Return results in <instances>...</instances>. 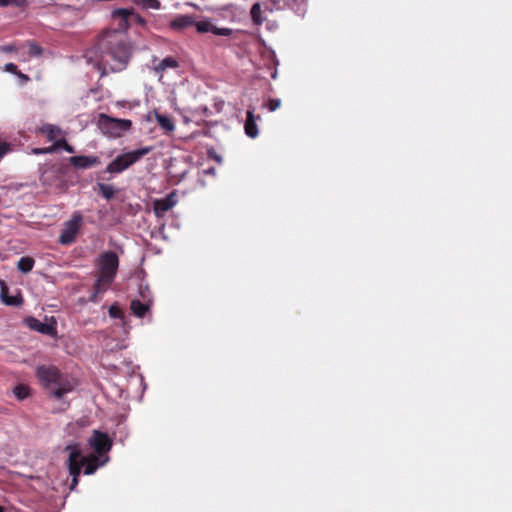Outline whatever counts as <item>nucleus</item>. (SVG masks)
<instances>
[{
  "mask_svg": "<svg viewBox=\"0 0 512 512\" xmlns=\"http://www.w3.org/2000/svg\"><path fill=\"white\" fill-rule=\"evenodd\" d=\"M131 47L125 36L116 30L103 33L90 50V59L94 57V66L100 77L126 69L131 58Z\"/></svg>",
  "mask_w": 512,
  "mask_h": 512,
  "instance_id": "1",
  "label": "nucleus"
},
{
  "mask_svg": "<svg viewBox=\"0 0 512 512\" xmlns=\"http://www.w3.org/2000/svg\"><path fill=\"white\" fill-rule=\"evenodd\" d=\"M36 377L43 389L56 399H62L75 387L74 381L53 365L38 366Z\"/></svg>",
  "mask_w": 512,
  "mask_h": 512,
  "instance_id": "2",
  "label": "nucleus"
},
{
  "mask_svg": "<svg viewBox=\"0 0 512 512\" xmlns=\"http://www.w3.org/2000/svg\"><path fill=\"white\" fill-rule=\"evenodd\" d=\"M97 278L93 285L95 296L107 291L113 283L119 268V258L114 251H105L96 259Z\"/></svg>",
  "mask_w": 512,
  "mask_h": 512,
  "instance_id": "3",
  "label": "nucleus"
},
{
  "mask_svg": "<svg viewBox=\"0 0 512 512\" xmlns=\"http://www.w3.org/2000/svg\"><path fill=\"white\" fill-rule=\"evenodd\" d=\"M152 151V147H143L116 156L106 167L105 172L119 174L137 163L142 157Z\"/></svg>",
  "mask_w": 512,
  "mask_h": 512,
  "instance_id": "4",
  "label": "nucleus"
},
{
  "mask_svg": "<svg viewBox=\"0 0 512 512\" xmlns=\"http://www.w3.org/2000/svg\"><path fill=\"white\" fill-rule=\"evenodd\" d=\"M97 125L103 134L112 138H119L132 128V121L128 119L114 118L101 113L98 116Z\"/></svg>",
  "mask_w": 512,
  "mask_h": 512,
  "instance_id": "5",
  "label": "nucleus"
},
{
  "mask_svg": "<svg viewBox=\"0 0 512 512\" xmlns=\"http://www.w3.org/2000/svg\"><path fill=\"white\" fill-rule=\"evenodd\" d=\"M83 224V216L80 212H74L71 218L64 222L58 242L62 245H71L76 241Z\"/></svg>",
  "mask_w": 512,
  "mask_h": 512,
  "instance_id": "6",
  "label": "nucleus"
},
{
  "mask_svg": "<svg viewBox=\"0 0 512 512\" xmlns=\"http://www.w3.org/2000/svg\"><path fill=\"white\" fill-rule=\"evenodd\" d=\"M67 450L70 451L68 458L69 473L72 476L71 489L78 484V477L81 473L82 462L78 461L80 457V450L76 446H68Z\"/></svg>",
  "mask_w": 512,
  "mask_h": 512,
  "instance_id": "7",
  "label": "nucleus"
},
{
  "mask_svg": "<svg viewBox=\"0 0 512 512\" xmlns=\"http://www.w3.org/2000/svg\"><path fill=\"white\" fill-rule=\"evenodd\" d=\"M89 442L95 452L100 456L110 451L113 445V442L108 434L99 430L93 431L92 438Z\"/></svg>",
  "mask_w": 512,
  "mask_h": 512,
  "instance_id": "8",
  "label": "nucleus"
},
{
  "mask_svg": "<svg viewBox=\"0 0 512 512\" xmlns=\"http://www.w3.org/2000/svg\"><path fill=\"white\" fill-rule=\"evenodd\" d=\"M177 203V195L171 192L165 198L157 199L153 202V210L157 217H163L167 211L172 209Z\"/></svg>",
  "mask_w": 512,
  "mask_h": 512,
  "instance_id": "9",
  "label": "nucleus"
},
{
  "mask_svg": "<svg viewBox=\"0 0 512 512\" xmlns=\"http://www.w3.org/2000/svg\"><path fill=\"white\" fill-rule=\"evenodd\" d=\"M70 164L76 169H88L100 165V158L94 155H80L69 158Z\"/></svg>",
  "mask_w": 512,
  "mask_h": 512,
  "instance_id": "10",
  "label": "nucleus"
},
{
  "mask_svg": "<svg viewBox=\"0 0 512 512\" xmlns=\"http://www.w3.org/2000/svg\"><path fill=\"white\" fill-rule=\"evenodd\" d=\"M24 322L31 330L37 331L41 334L52 336L56 333V329L53 325L43 323L35 317L29 316L25 318Z\"/></svg>",
  "mask_w": 512,
  "mask_h": 512,
  "instance_id": "11",
  "label": "nucleus"
},
{
  "mask_svg": "<svg viewBox=\"0 0 512 512\" xmlns=\"http://www.w3.org/2000/svg\"><path fill=\"white\" fill-rule=\"evenodd\" d=\"M195 24V17L192 15H178L169 23V28L175 32H182Z\"/></svg>",
  "mask_w": 512,
  "mask_h": 512,
  "instance_id": "12",
  "label": "nucleus"
},
{
  "mask_svg": "<svg viewBox=\"0 0 512 512\" xmlns=\"http://www.w3.org/2000/svg\"><path fill=\"white\" fill-rule=\"evenodd\" d=\"M147 119L149 121L155 119L158 125L166 132H172L175 129V125L172 118L167 115H163L156 110L150 112L147 116Z\"/></svg>",
  "mask_w": 512,
  "mask_h": 512,
  "instance_id": "13",
  "label": "nucleus"
},
{
  "mask_svg": "<svg viewBox=\"0 0 512 512\" xmlns=\"http://www.w3.org/2000/svg\"><path fill=\"white\" fill-rule=\"evenodd\" d=\"M244 130L246 135L250 138H256L258 136V126L256 124V117L253 109H248L246 112Z\"/></svg>",
  "mask_w": 512,
  "mask_h": 512,
  "instance_id": "14",
  "label": "nucleus"
},
{
  "mask_svg": "<svg viewBox=\"0 0 512 512\" xmlns=\"http://www.w3.org/2000/svg\"><path fill=\"white\" fill-rule=\"evenodd\" d=\"M179 67V62L172 56H168L162 59L155 67L154 71L157 74H162L167 69H176Z\"/></svg>",
  "mask_w": 512,
  "mask_h": 512,
  "instance_id": "15",
  "label": "nucleus"
},
{
  "mask_svg": "<svg viewBox=\"0 0 512 512\" xmlns=\"http://www.w3.org/2000/svg\"><path fill=\"white\" fill-rule=\"evenodd\" d=\"M40 132L45 134L49 141H55L57 136L62 134V130L55 125L45 124L40 128Z\"/></svg>",
  "mask_w": 512,
  "mask_h": 512,
  "instance_id": "16",
  "label": "nucleus"
},
{
  "mask_svg": "<svg viewBox=\"0 0 512 512\" xmlns=\"http://www.w3.org/2000/svg\"><path fill=\"white\" fill-rule=\"evenodd\" d=\"M78 461L82 462V467L84 466V473L86 475L93 474L98 468V459L96 457L87 459L80 455V457L78 458Z\"/></svg>",
  "mask_w": 512,
  "mask_h": 512,
  "instance_id": "17",
  "label": "nucleus"
},
{
  "mask_svg": "<svg viewBox=\"0 0 512 512\" xmlns=\"http://www.w3.org/2000/svg\"><path fill=\"white\" fill-rule=\"evenodd\" d=\"M130 309L132 310L135 316L142 318L149 310V305L146 303H142L140 300L135 299L131 301Z\"/></svg>",
  "mask_w": 512,
  "mask_h": 512,
  "instance_id": "18",
  "label": "nucleus"
},
{
  "mask_svg": "<svg viewBox=\"0 0 512 512\" xmlns=\"http://www.w3.org/2000/svg\"><path fill=\"white\" fill-rule=\"evenodd\" d=\"M35 261L32 257H21L17 263V268L22 273L30 272L34 267Z\"/></svg>",
  "mask_w": 512,
  "mask_h": 512,
  "instance_id": "19",
  "label": "nucleus"
},
{
  "mask_svg": "<svg viewBox=\"0 0 512 512\" xmlns=\"http://www.w3.org/2000/svg\"><path fill=\"white\" fill-rule=\"evenodd\" d=\"M307 0H284V6H288L296 13H303L305 11Z\"/></svg>",
  "mask_w": 512,
  "mask_h": 512,
  "instance_id": "20",
  "label": "nucleus"
},
{
  "mask_svg": "<svg viewBox=\"0 0 512 512\" xmlns=\"http://www.w3.org/2000/svg\"><path fill=\"white\" fill-rule=\"evenodd\" d=\"M250 14H251V18H252L254 24L261 25L263 23L264 19L262 18V15H261L262 14L261 6L259 3H255L252 6Z\"/></svg>",
  "mask_w": 512,
  "mask_h": 512,
  "instance_id": "21",
  "label": "nucleus"
},
{
  "mask_svg": "<svg viewBox=\"0 0 512 512\" xmlns=\"http://www.w3.org/2000/svg\"><path fill=\"white\" fill-rule=\"evenodd\" d=\"M98 189H99V192L100 194L107 200H110L114 197L115 195V189L113 186L111 185H107V184H104V183H98Z\"/></svg>",
  "mask_w": 512,
  "mask_h": 512,
  "instance_id": "22",
  "label": "nucleus"
},
{
  "mask_svg": "<svg viewBox=\"0 0 512 512\" xmlns=\"http://www.w3.org/2000/svg\"><path fill=\"white\" fill-rule=\"evenodd\" d=\"M193 26L196 27V30L199 33H206V32L213 33V29H214V25L208 21H200V22L195 21V24Z\"/></svg>",
  "mask_w": 512,
  "mask_h": 512,
  "instance_id": "23",
  "label": "nucleus"
},
{
  "mask_svg": "<svg viewBox=\"0 0 512 512\" xmlns=\"http://www.w3.org/2000/svg\"><path fill=\"white\" fill-rule=\"evenodd\" d=\"M14 394L19 400H23L29 396V387L26 385H17L14 388Z\"/></svg>",
  "mask_w": 512,
  "mask_h": 512,
  "instance_id": "24",
  "label": "nucleus"
},
{
  "mask_svg": "<svg viewBox=\"0 0 512 512\" xmlns=\"http://www.w3.org/2000/svg\"><path fill=\"white\" fill-rule=\"evenodd\" d=\"M136 3L142 6L144 9H159V0H136Z\"/></svg>",
  "mask_w": 512,
  "mask_h": 512,
  "instance_id": "25",
  "label": "nucleus"
},
{
  "mask_svg": "<svg viewBox=\"0 0 512 512\" xmlns=\"http://www.w3.org/2000/svg\"><path fill=\"white\" fill-rule=\"evenodd\" d=\"M23 302V298L20 294L15 296H9L5 299L4 304L8 306H20Z\"/></svg>",
  "mask_w": 512,
  "mask_h": 512,
  "instance_id": "26",
  "label": "nucleus"
},
{
  "mask_svg": "<svg viewBox=\"0 0 512 512\" xmlns=\"http://www.w3.org/2000/svg\"><path fill=\"white\" fill-rule=\"evenodd\" d=\"M26 4L27 0H0V7H7L9 5L24 7Z\"/></svg>",
  "mask_w": 512,
  "mask_h": 512,
  "instance_id": "27",
  "label": "nucleus"
},
{
  "mask_svg": "<svg viewBox=\"0 0 512 512\" xmlns=\"http://www.w3.org/2000/svg\"><path fill=\"white\" fill-rule=\"evenodd\" d=\"M130 16H133V13L128 9H117L113 12V17H120L125 22Z\"/></svg>",
  "mask_w": 512,
  "mask_h": 512,
  "instance_id": "28",
  "label": "nucleus"
},
{
  "mask_svg": "<svg viewBox=\"0 0 512 512\" xmlns=\"http://www.w3.org/2000/svg\"><path fill=\"white\" fill-rule=\"evenodd\" d=\"M29 54L30 56H40L42 54V48L34 42L29 43Z\"/></svg>",
  "mask_w": 512,
  "mask_h": 512,
  "instance_id": "29",
  "label": "nucleus"
},
{
  "mask_svg": "<svg viewBox=\"0 0 512 512\" xmlns=\"http://www.w3.org/2000/svg\"><path fill=\"white\" fill-rule=\"evenodd\" d=\"M281 106V100L280 99H269L266 107L269 111L274 112Z\"/></svg>",
  "mask_w": 512,
  "mask_h": 512,
  "instance_id": "30",
  "label": "nucleus"
},
{
  "mask_svg": "<svg viewBox=\"0 0 512 512\" xmlns=\"http://www.w3.org/2000/svg\"><path fill=\"white\" fill-rule=\"evenodd\" d=\"M213 34L219 35V36H230L232 34V29L218 28L214 25Z\"/></svg>",
  "mask_w": 512,
  "mask_h": 512,
  "instance_id": "31",
  "label": "nucleus"
},
{
  "mask_svg": "<svg viewBox=\"0 0 512 512\" xmlns=\"http://www.w3.org/2000/svg\"><path fill=\"white\" fill-rule=\"evenodd\" d=\"M0 285H1L0 298H1L2 302L4 303L5 299L9 295L8 294L9 288L4 281H0Z\"/></svg>",
  "mask_w": 512,
  "mask_h": 512,
  "instance_id": "32",
  "label": "nucleus"
},
{
  "mask_svg": "<svg viewBox=\"0 0 512 512\" xmlns=\"http://www.w3.org/2000/svg\"><path fill=\"white\" fill-rule=\"evenodd\" d=\"M109 315L112 318H120V317H122V311L119 307L112 305L109 308Z\"/></svg>",
  "mask_w": 512,
  "mask_h": 512,
  "instance_id": "33",
  "label": "nucleus"
},
{
  "mask_svg": "<svg viewBox=\"0 0 512 512\" xmlns=\"http://www.w3.org/2000/svg\"><path fill=\"white\" fill-rule=\"evenodd\" d=\"M68 142L66 141L65 138H60V139H56L52 146L54 148L55 151L59 150V149H64V147L66 146Z\"/></svg>",
  "mask_w": 512,
  "mask_h": 512,
  "instance_id": "34",
  "label": "nucleus"
},
{
  "mask_svg": "<svg viewBox=\"0 0 512 512\" xmlns=\"http://www.w3.org/2000/svg\"><path fill=\"white\" fill-rule=\"evenodd\" d=\"M11 151V146L9 143L0 142V159Z\"/></svg>",
  "mask_w": 512,
  "mask_h": 512,
  "instance_id": "35",
  "label": "nucleus"
},
{
  "mask_svg": "<svg viewBox=\"0 0 512 512\" xmlns=\"http://www.w3.org/2000/svg\"><path fill=\"white\" fill-rule=\"evenodd\" d=\"M55 150L53 148V146H49V147H46V148H37V149H34V153L35 154H51V153H54Z\"/></svg>",
  "mask_w": 512,
  "mask_h": 512,
  "instance_id": "36",
  "label": "nucleus"
},
{
  "mask_svg": "<svg viewBox=\"0 0 512 512\" xmlns=\"http://www.w3.org/2000/svg\"><path fill=\"white\" fill-rule=\"evenodd\" d=\"M4 70L12 74H18V67L14 63L5 64Z\"/></svg>",
  "mask_w": 512,
  "mask_h": 512,
  "instance_id": "37",
  "label": "nucleus"
},
{
  "mask_svg": "<svg viewBox=\"0 0 512 512\" xmlns=\"http://www.w3.org/2000/svg\"><path fill=\"white\" fill-rule=\"evenodd\" d=\"M0 51L4 53H11L16 51V47L12 44L0 46Z\"/></svg>",
  "mask_w": 512,
  "mask_h": 512,
  "instance_id": "38",
  "label": "nucleus"
},
{
  "mask_svg": "<svg viewBox=\"0 0 512 512\" xmlns=\"http://www.w3.org/2000/svg\"><path fill=\"white\" fill-rule=\"evenodd\" d=\"M16 76H18L22 81H29L30 78L26 75V74H23L21 71L18 70V74H15Z\"/></svg>",
  "mask_w": 512,
  "mask_h": 512,
  "instance_id": "39",
  "label": "nucleus"
},
{
  "mask_svg": "<svg viewBox=\"0 0 512 512\" xmlns=\"http://www.w3.org/2000/svg\"><path fill=\"white\" fill-rule=\"evenodd\" d=\"M64 150L68 153H74L75 150H74V147L71 146L69 143L66 144V146L64 147Z\"/></svg>",
  "mask_w": 512,
  "mask_h": 512,
  "instance_id": "40",
  "label": "nucleus"
},
{
  "mask_svg": "<svg viewBox=\"0 0 512 512\" xmlns=\"http://www.w3.org/2000/svg\"><path fill=\"white\" fill-rule=\"evenodd\" d=\"M277 7V9H282L284 6L280 4V2L273 1Z\"/></svg>",
  "mask_w": 512,
  "mask_h": 512,
  "instance_id": "41",
  "label": "nucleus"
},
{
  "mask_svg": "<svg viewBox=\"0 0 512 512\" xmlns=\"http://www.w3.org/2000/svg\"><path fill=\"white\" fill-rule=\"evenodd\" d=\"M0 512H3V508L0 506Z\"/></svg>",
  "mask_w": 512,
  "mask_h": 512,
  "instance_id": "42",
  "label": "nucleus"
}]
</instances>
